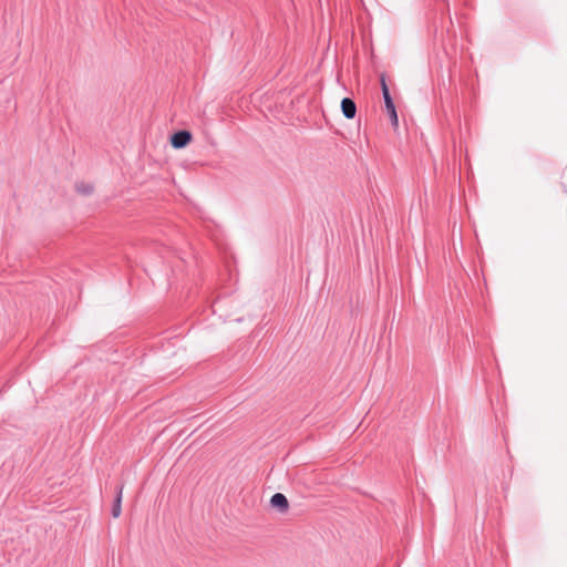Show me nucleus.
Masks as SVG:
<instances>
[{"label": "nucleus", "instance_id": "obj_1", "mask_svg": "<svg viewBox=\"0 0 567 567\" xmlns=\"http://www.w3.org/2000/svg\"><path fill=\"white\" fill-rule=\"evenodd\" d=\"M380 82H381V89H382V95H383V100H384V104H385V110L390 116L392 125L394 127H396L398 126V114H396L394 102L391 97L389 87L386 85L384 75H381Z\"/></svg>", "mask_w": 567, "mask_h": 567}, {"label": "nucleus", "instance_id": "obj_2", "mask_svg": "<svg viewBox=\"0 0 567 567\" xmlns=\"http://www.w3.org/2000/svg\"><path fill=\"white\" fill-rule=\"evenodd\" d=\"M192 140V134L188 131H178L172 135L171 143L175 148L185 147Z\"/></svg>", "mask_w": 567, "mask_h": 567}, {"label": "nucleus", "instance_id": "obj_3", "mask_svg": "<svg viewBox=\"0 0 567 567\" xmlns=\"http://www.w3.org/2000/svg\"><path fill=\"white\" fill-rule=\"evenodd\" d=\"M341 111L346 118L352 120L357 114V105L350 97H344L341 101Z\"/></svg>", "mask_w": 567, "mask_h": 567}, {"label": "nucleus", "instance_id": "obj_4", "mask_svg": "<svg viewBox=\"0 0 567 567\" xmlns=\"http://www.w3.org/2000/svg\"><path fill=\"white\" fill-rule=\"evenodd\" d=\"M270 504L274 508H277L280 513H285L289 508L287 497L281 493H276L270 498Z\"/></svg>", "mask_w": 567, "mask_h": 567}, {"label": "nucleus", "instance_id": "obj_5", "mask_svg": "<svg viewBox=\"0 0 567 567\" xmlns=\"http://www.w3.org/2000/svg\"><path fill=\"white\" fill-rule=\"evenodd\" d=\"M122 494H123V485H118L116 487V497L114 504L112 506V516L114 518L120 517L122 512Z\"/></svg>", "mask_w": 567, "mask_h": 567}, {"label": "nucleus", "instance_id": "obj_6", "mask_svg": "<svg viewBox=\"0 0 567 567\" xmlns=\"http://www.w3.org/2000/svg\"><path fill=\"white\" fill-rule=\"evenodd\" d=\"M76 190L84 195H90L93 192V186L90 184H79L76 185Z\"/></svg>", "mask_w": 567, "mask_h": 567}]
</instances>
